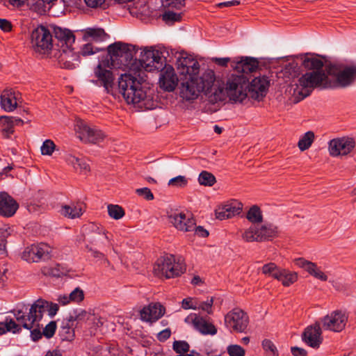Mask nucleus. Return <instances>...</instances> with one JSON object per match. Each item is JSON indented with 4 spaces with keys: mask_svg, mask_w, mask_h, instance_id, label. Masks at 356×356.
I'll return each instance as SVG.
<instances>
[{
    "mask_svg": "<svg viewBox=\"0 0 356 356\" xmlns=\"http://www.w3.org/2000/svg\"><path fill=\"white\" fill-rule=\"evenodd\" d=\"M275 279L281 282L284 286H289L298 280V273L284 268H277Z\"/></svg>",
    "mask_w": 356,
    "mask_h": 356,
    "instance_id": "7c9ffc66",
    "label": "nucleus"
},
{
    "mask_svg": "<svg viewBox=\"0 0 356 356\" xmlns=\"http://www.w3.org/2000/svg\"><path fill=\"white\" fill-rule=\"evenodd\" d=\"M170 330L169 329H165L159 333L158 339L161 341H164L170 337Z\"/></svg>",
    "mask_w": 356,
    "mask_h": 356,
    "instance_id": "338daca9",
    "label": "nucleus"
},
{
    "mask_svg": "<svg viewBox=\"0 0 356 356\" xmlns=\"http://www.w3.org/2000/svg\"><path fill=\"white\" fill-rule=\"evenodd\" d=\"M246 218L253 224L261 222L263 216L260 208L257 205L252 206L247 212Z\"/></svg>",
    "mask_w": 356,
    "mask_h": 356,
    "instance_id": "4c0bfd02",
    "label": "nucleus"
},
{
    "mask_svg": "<svg viewBox=\"0 0 356 356\" xmlns=\"http://www.w3.org/2000/svg\"><path fill=\"white\" fill-rule=\"evenodd\" d=\"M243 209V204L237 200H232L219 206L215 211L217 219L223 220L239 215Z\"/></svg>",
    "mask_w": 356,
    "mask_h": 356,
    "instance_id": "6ab92c4d",
    "label": "nucleus"
},
{
    "mask_svg": "<svg viewBox=\"0 0 356 356\" xmlns=\"http://www.w3.org/2000/svg\"><path fill=\"white\" fill-rule=\"evenodd\" d=\"M302 65L309 70L302 75L297 81L293 88V95L297 102L308 97L316 88H323L328 76L330 65H324L323 60L318 57L305 54L301 57Z\"/></svg>",
    "mask_w": 356,
    "mask_h": 356,
    "instance_id": "f03ea898",
    "label": "nucleus"
},
{
    "mask_svg": "<svg viewBox=\"0 0 356 356\" xmlns=\"http://www.w3.org/2000/svg\"><path fill=\"white\" fill-rule=\"evenodd\" d=\"M178 83V78L174 68L169 65H165L161 69L159 76V84L161 88L165 91H173Z\"/></svg>",
    "mask_w": 356,
    "mask_h": 356,
    "instance_id": "a211bd4d",
    "label": "nucleus"
},
{
    "mask_svg": "<svg viewBox=\"0 0 356 356\" xmlns=\"http://www.w3.org/2000/svg\"><path fill=\"white\" fill-rule=\"evenodd\" d=\"M314 134L309 131L306 132L299 140L298 146L301 151L309 149L314 140Z\"/></svg>",
    "mask_w": 356,
    "mask_h": 356,
    "instance_id": "58836bf2",
    "label": "nucleus"
},
{
    "mask_svg": "<svg viewBox=\"0 0 356 356\" xmlns=\"http://www.w3.org/2000/svg\"><path fill=\"white\" fill-rule=\"evenodd\" d=\"M242 238L246 242H259L257 227L251 226L248 229H245L242 234Z\"/></svg>",
    "mask_w": 356,
    "mask_h": 356,
    "instance_id": "ea45409f",
    "label": "nucleus"
},
{
    "mask_svg": "<svg viewBox=\"0 0 356 356\" xmlns=\"http://www.w3.org/2000/svg\"><path fill=\"white\" fill-rule=\"evenodd\" d=\"M84 211L83 204L81 202L72 203L62 207L60 213L69 218H79Z\"/></svg>",
    "mask_w": 356,
    "mask_h": 356,
    "instance_id": "c756f323",
    "label": "nucleus"
},
{
    "mask_svg": "<svg viewBox=\"0 0 356 356\" xmlns=\"http://www.w3.org/2000/svg\"><path fill=\"white\" fill-rule=\"evenodd\" d=\"M181 307L184 309H192L196 310L197 309V300L191 297L184 298L181 302Z\"/></svg>",
    "mask_w": 356,
    "mask_h": 356,
    "instance_id": "5fc2aeb1",
    "label": "nucleus"
},
{
    "mask_svg": "<svg viewBox=\"0 0 356 356\" xmlns=\"http://www.w3.org/2000/svg\"><path fill=\"white\" fill-rule=\"evenodd\" d=\"M187 183V179L184 176L179 175L170 179L168 181V185L175 187H184Z\"/></svg>",
    "mask_w": 356,
    "mask_h": 356,
    "instance_id": "864d4df0",
    "label": "nucleus"
},
{
    "mask_svg": "<svg viewBox=\"0 0 356 356\" xmlns=\"http://www.w3.org/2000/svg\"><path fill=\"white\" fill-rule=\"evenodd\" d=\"M177 69L182 74L188 77H195L199 73L200 64L193 56L182 53L177 59Z\"/></svg>",
    "mask_w": 356,
    "mask_h": 356,
    "instance_id": "2eb2a0df",
    "label": "nucleus"
},
{
    "mask_svg": "<svg viewBox=\"0 0 356 356\" xmlns=\"http://www.w3.org/2000/svg\"><path fill=\"white\" fill-rule=\"evenodd\" d=\"M180 19V14L172 11H167L163 15V19L166 22H178Z\"/></svg>",
    "mask_w": 356,
    "mask_h": 356,
    "instance_id": "13d9d810",
    "label": "nucleus"
},
{
    "mask_svg": "<svg viewBox=\"0 0 356 356\" xmlns=\"http://www.w3.org/2000/svg\"><path fill=\"white\" fill-rule=\"evenodd\" d=\"M42 329L43 335L49 339L54 336L56 330V323L55 321H51Z\"/></svg>",
    "mask_w": 356,
    "mask_h": 356,
    "instance_id": "603ef678",
    "label": "nucleus"
},
{
    "mask_svg": "<svg viewBox=\"0 0 356 356\" xmlns=\"http://www.w3.org/2000/svg\"><path fill=\"white\" fill-rule=\"evenodd\" d=\"M48 306V302L42 299H38L31 305L27 314H25L21 310L17 311L15 314L19 324L31 330V337L34 341L41 339L43 335L42 332H41L43 324H40V322Z\"/></svg>",
    "mask_w": 356,
    "mask_h": 356,
    "instance_id": "20e7f679",
    "label": "nucleus"
},
{
    "mask_svg": "<svg viewBox=\"0 0 356 356\" xmlns=\"http://www.w3.org/2000/svg\"><path fill=\"white\" fill-rule=\"evenodd\" d=\"M101 50V48L95 47L90 42H88L81 47L80 54L83 56H90Z\"/></svg>",
    "mask_w": 356,
    "mask_h": 356,
    "instance_id": "49530a36",
    "label": "nucleus"
},
{
    "mask_svg": "<svg viewBox=\"0 0 356 356\" xmlns=\"http://www.w3.org/2000/svg\"><path fill=\"white\" fill-rule=\"evenodd\" d=\"M74 130L77 138L85 143L96 144L105 138L104 134L101 130L88 124L81 119L76 120Z\"/></svg>",
    "mask_w": 356,
    "mask_h": 356,
    "instance_id": "9d476101",
    "label": "nucleus"
},
{
    "mask_svg": "<svg viewBox=\"0 0 356 356\" xmlns=\"http://www.w3.org/2000/svg\"><path fill=\"white\" fill-rule=\"evenodd\" d=\"M54 34L55 39L57 40L56 45L58 49L71 47L74 43L75 36L69 29L54 26Z\"/></svg>",
    "mask_w": 356,
    "mask_h": 356,
    "instance_id": "b1692460",
    "label": "nucleus"
},
{
    "mask_svg": "<svg viewBox=\"0 0 356 356\" xmlns=\"http://www.w3.org/2000/svg\"><path fill=\"white\" fill-rule=\"evenodd\" d=\"M13 26L10 21L0 18V29L4 32H9L12 30Z\"/></svg>",
    "mask_w": 356,
    "mask_h": 356,
    "instance_id": "680f3d73",
    "label": "nucleus"
},
{
    "mask_svg": "<svg viewBox=\"0 0 356 356\" xmlns=\"http://www.w3.org/2000/svg\"><path fill=\"white\" fill-rule=\"evenodd\" d=\"M285 70L286 72L289 73L292 77H295L299 74L300 67L296 62L293 61L286 65Z\"/></svg>",
    "mask_w": 356,
    "mask_h": 356,
    "instance_id": "4d7b16f0",
    "label": "nucleus"
},
{
    "mask_svg": "<svg viewBox=\"0 0 356 356\" xmlns=\"http://www.w3.org/2000/svg\"><path fill=\"white\" fill-rule=\"evenodd\" d=\"M53 248L48 244L40 243L33 244L24 249L22 258L27 262H38L43 259H49L51 257Z\"/></svg>",
    "mask_w": 356,
    "mask_h": 356,
    "instance_id": "f8f14e48",
    "label": "nucleus"
},
{
    "mask_svg": "<svg viewBox=\"0 0 356 356\" xmlns=\"http://www.w3.org/2000/svg\"><path fill=\"white\" fill-rule=\"evenodd\" d=\"M86 5L92 8H102L104 6L106 0H84Z\"/></svg>",
    "mask_w": 356,
    "mask_h": 356,
    "instance_id": "052dcab7",
    "label": "nucleus"
},
{
    "mask_svg": "<svg viewBox=\"0 0 356 356\" xmlns=\"http://www.w3.org/2000/svg\"><path fill=\"white\" fill-rule=\"evenodd\" d=\"M295 264L304 269L316 279L320 280L323 282L327 280V276L315 263L307 261L303 258H298L295 260Z\"/></svg>",
    "mask_w": 356,
    "mask_h": 356,
    "instance_id": "a878e982",
    "label": "nucleus"
},
{
    "mask_svg": "<svg viewBox=\"0 0 356 356\" xmlns=\"http://www.w3.org/2000/svg\"><path fill=\"white\" fill-rule=\"evenodd\" d=\"M213 298H208L205 301H198L197 300V309H200L203 312H205L208 314H211L213 313Z\"/></svg>",
    "mask_w": 356,
    "mask_h": 356,
    "instance_id": "c03bdc74",
    "label": "nucleus"
},
{
    "mask_svg": "<svg viewBox=\"0 0 356 356\" xmlns=\"http://www.w3.org/2000/svg\"><path fill=\"white\" fill-rule=\"evenodd\" d=\"M94 73L98 81L104 87L107 92H109L113 86L114 76L112 72L108 70L102 63H99L95 68Z\"/></svg>",
    "mask_w": 356,
    "mask_h": 356,
    "instance_id": "cd10ccee",
    "label": "nucleus"
},
{
    "mask_svg": "<svg viewBox=\"0 0 356 356\" xmlns=\"http://www.w3.org/2000/svg\"><path fill=\"white\" fill-rule=\"evenodd\" d=\"M90 314L87 312L86 310L82 309H79L74 310L72 313L70 314L67 317V326L68 329H70L74 325V322H82L86 320H88L90 318Z\"/></svg>",
    "mask_w": 356,
    "mask_h": 356,
    "instance_id": "f704fd0d",
    "label": "nucleus"
},
{
    "mask_svg": "<svg viewBox=\"0 0 356 356\" xmlns=\"http://www.w3.org/2000/svg\"><path fill=\"white\" fill-rule=\"evenodd\" d=\"M173 349L177 353H187L189 350V345L184 341H176L173 343Z\"/></svg>",
    "mask_w": 356,
    "mask_h": 356,
    "instance_id": "6e6d98bb",
    "label": "nucleus"
},
{
    "mask_svg": "<svg viewBox=\"0 0 356 356\" xmlns=\"http://www.w3.org/2000/svg\"><path fill=\"white\" fill-rule=\"evenodd\" d=\"M56 145L51 140H46L41 146V153L42 155L51 156L55 150Z\"/></svg>",
    "mask_w": 356,
    "mask_h": 356,
    "instance_id": "a18cd8bd",
    "label": "nucleus"
},
{
    "mask_svg": "<svg viewBox=\"0 0 356 356\" xmlns=\"http://www.w3.org/2000/svg\"><path fill=\"white\" fill-rule=\"evenodd\" d=\"M1 104L6 111H13L17 106L14 93L10 91H3L1 95Z\"/></svg>",
    "mask_w": 356,
    "mask_h": 356,
    "instance_id": "2f4dec72",
    "label": "nucleus"
},
{
    "mask_svg": "<svg viewBox=\"0 0 356 356\" xmlns=\"http://www.w3.org/2000/svg\"><path fill=\"white\" fill-rule=\"evenodd\" d=\"M214 81V72L208 70L201 76L188 77L187 80L181 83L180 88V96L187 100H193L198 97L201 92H204L209 100L208 92L212 88V83Z\"/></svg>",
    "mask_w": 356,
    "mask_h": 356,
    "instance_id": "39448f33",
    "label": "nucleus"
},
{
    "mask_svg": "<svg viewBox=\"0 0 356 356\" xmlns=\"http://www.w3.org/2000/svg\"><path fill=\"white\" fill-rule=\"evenodd\" d=\"M356 81V64L330 65L328 76L323 89L333 88H346Z\"/></svg>",
    "mask_w": 356,
    "mask_h": 356,
    "instance_id": "0eeeda50",
    "label": "nucleus"
},
{
    "mask_svg": "<svg viewBox=\"0 0 356 356\" xmlns=\"http://www.w3.org/2000/svg\"><path fill=\"white\" fill-rule=\"evenodd\" d=\"M321 334V323L317 321L305 330L302 339L308 346L317 348L323 341Z\"/></svg>",
    "mask_w": 356,
    "mask_h": 356,
    "instance_id": "412c9836",
    "label": "nucleus"
},
{
    "mask_svg": "<svg viewBox=\"0 0 356 356\" xmlns=\"http://www.w3.org/2000/svg\"><path fill=\"white\" fill-rule=\"evenodd\" d=\"M262 346H263V348L265 350H269V351H270L272 353H274L275 351V350H276V348H275V345L269 339H264L262 341Z\"/></svg>",
    "mask_w": 356,
    "mask_h": 356,
    "instance_id": "e2e57ef3",
    "label": "nucleus"
},
{
    "mask_svg": "<svg viewBox=\"0 0 356 356\" xmlns=\"http://www.w3.org/2000/svg\"><path fill=\"white\" fill-rule=\"evenodd\" d=\"M166 5L176 8H180L184 5L185 0H165Z\"/></svg>",
    "mask_w": 356,
    "mask_h": 356,
    "instance_id": "0e129e2a",
    "label": "nucleus"
},
{
    "mask_svg": "<svg viewBox=\"0 0 356 356\" xmlns=\"http://www.w3.org/2000/svg\"><path fill=\"white\" fill-rule=\"evenodd\" d=\"M355 147V141L352 138L332 139L329 143V152L332 156H343L350 153Z\"/></svg>",
    "mask_w": 356,
    "mask_h": 356,
    "instance_id": "dca6fc26",
    "label": "nucleus"
},
{
    "mask_svg": "<svg viewBox=\"0 0 356 356\" xmlns=\"http://www.w3.org/2000/svg\"><path fill=\"white\" fill-rule=\"evenodd\" d=\"M231 67L237 72L245 74L255 72L259 67V62L254 58L241 57L232 61Z\"/></svg>",
    "mask_w": 356,
    "mask_h": 356,
    "instance_id": "5701e85b",
    "label": "nucleus"
},
{
    "mask_svg": "<svg viewBox=\"0 0 356 356\" xmlns=\"http://www.w3.org/2000/svg\"><path fill=\"white\" fill-rule=\"evenodd\" d=\"M109 62L115 68L134 72V63L136 51L133 45L121 42H115L108 47Z\"/></svg>",
    "mask_w": 356,
    "mask_h": 356,
    "instance_id": "423d86ee",
    "label": "nucleus"
},
{
    "mask_svg": "<svg viewBox=\"0 0 356 356\" xmlns=\"http://www.w3.org/2000/svg\"><path fill=\"white\" fill-rule=\"evenodd\" d=\"M108 213L109 216L115 220H119L124 216V209L117 204H109L108 206Z\"/></svg>",
    "mask_w": 356,
    "mask_h": 356,
    "instance_id": "79ce46f5",
    "label": "nucleus"
},
{
    "mask_svg": "<svg viewBox=\"0 0 356 356\" xmlns=\"http://www.w3.org/2000/svg\"><path fill=\"white\" fill-rule=\"evenodd\" d=\"M192 232H194L195 234L199 237H207L209 236V232L201 226L196 227L195 225V229Z\"/></svg>",
    "mask_w": 356,
    "mask_h": 356,
    "instance_id": "69168bd1",
    "label": "nucleus"
},
{
    "mask_svg": "<svg viewBox=\"0 0 356 356\" xmlns=\"http://www.w3.org/2000/svg\"><path fill=\"white\" fill-rule=\"evenodd\" d=\"M229 356H245V350L238 345H229L227 348Z\"/></svg>",
    "mask_w": 356,
    "mask_h": 356,
    "instance_id": "3c124183",
    "label": "nucleus"
},
{
    "mask_svg": "<svg viewBox=\"0 0 356 356\" xmlns=\"http://www.w3.org/2000/svg\"><path fill=\"white\" fill-rule=\"evenodd\" d=\"M163 58L158 51L144 49L140 51L139 58H135L134 63V72L136 74L142 70L151 72L162 68Z\"/></svg>",
    "mask_w": 356,
    "mask_h": 356,
    "instance_id": "1a4fd4ad",
    "label": "nucleus"
},
{
    "mask_svg": "<svg viewBox=\"0 0 356 356\" xmlns=\"http://www.w3.org/2000/svg\"><path fill=\"white\" fill-rule=\"evenodd\" d=\"M20 330L19 325L12 318H6L4 322H0V334H3L7 332H12L15 334Z\"/></svg>",
    "mask_w": 356,
    "mask_h": 356,
    "instance_id": "c9c22d12",
    "label": "nucleus"
},
{
    "mask_svg": "<svg viewBox=\"0 0 356 356\" xmlns=\"http://www.w3.org/2000/svg\"><path fill=\"white\" fill-rule=\"evenodd\" d=\"M54 56L58 60L60 66L66 69H74L79 63V56L71 47L56 49Z\"/></svg>",
    "mask_w": 356,
    "mask_h": 356,
    "instance_id": "f3484780",
    "label": "nucleus"
},
{
    "mask_svg": "<svg viewBox=\"0 0 356 356\" xmlns=\"http://www.w3.org/2000/svg\"><path fill=\"white\" fill-rule=\"evenodd\" d=\"M347 322L346 313L336 310L321 318L319 323L325 330L340 332L345 328Z\"/></svg>",
    "mask_w": 356,
    "mask_h": 356,
    "instance_id": "ddd939ff",
    "label": "nucleus"
},
{
    "mask_svg": "<svg viewBox=\"0 0 356 356\" xmlns=\"http://www.w3.org/2000/svg\"><path fill=\"white\" fill-rule=\"evenodd\" d=\"M81 32L83 40L86 42H102L108 38V35L102 28H87Z\"/></svg>",
    "mask_w": 356,
    "mask_h": 356,
    "instance_id": "c85d7f7f",
    "label": "nucleus"
},
{
    "mask_svg": "<svg viewBox=\"0 0 356 356\" xmlns=\"http://www.w3.org/2000/svg\"><path fill=\"white\" fill-rule=\"evenodd\" d=\"M66 163L72 165L74 170H79L81 172H87L89 171V165L83 159L76 157L75 156L69 154L65 156Z\"/></svg>",
    "mask_w": 356,
    "mask_h": 356,
    "instance_id": "72a5a7b5",
    "label": "nucleus"
},
{
    "mask_svg": "<svg viewBox=\"0 0 356 356\" xmlns=\"http://www.w3.org/2000/svg\"><path fill=\"white\" fill-rule=\"evenodd\" d=\"M291 353L293 356H306L307 351L301 348L298 347H292Z\"/></svg>",
    "mask_w": 356,
    "mask_h": 356,
    "instance_id": "774afa93",
    "label": "nucleus"
},
{
    "mask_svg": "<svg viewBox=\"0 0 356 356\" xmlns=\"http://www.w3.org/2000/svg\"><path fill=\"white\" fill-rule=\"evenodd\" d=\"M185 322L192 323L196 330L204 334H215L217 332V330L213 324L196 314L188 315L185 318Z\"/></svg>",
    "mask_w": 356,
    "mask_h": 356,
    "instance_id": "4be33fe9",
    "label": "nucleus"
},
{
    "mask_svg": "<svg viewBox=\"0 0 356 356\" xmlns=\"http://www.w3.org/2000/svg\"><path fill=\"white\" fill-rule=\"evenodd\" d=\"M257 233L259 234V240L264 241L271 240L277 234V227L271 224H265L257 227Z\"/></svg>",
    "mask_w": 356,
    "mask_h": 356,
    "instance_id": "473e14b6",
    "label": "nucleus"
},
{
    "mask_svg": "<svg viewBox=\"0 0 356 356\" xmlns=\"http://www.w3.org/2000/svg\"><path fill=\"white\" fill-rule=\"evenodd\" d=\"M248 314L239 308H234L225 316V325L236 332H244L248 327Z\"/></svg>",
    "mask_w": 356,
    "mask_h": 356,
    "instance_id": "4468645a",
    "label": "nucleus"
},
{
    "mask_svg": "<svg viewBox=\"0 0 356 356\" xmlns=\"http://www.w3.org/2000/svg\"><path fill=\"white\" fill-rule=\"evenodd\" d=\"M31 44L35 51L47 53L53 47L52 35L44 26H40L31 33Z\"/></svg>",
    "mask_w": 356,
    "mask_h": 356,
    "instance_id": "9b49d317",
    "label": "nucleus"
},
{
    "mask_svg": "<svg viewBox=\"0 0 356 356\" xmlns=\"http://www.w3.org/2000/svg\"><path fill=\"white\" fill-rule=\"evenodd\" d=\"M170 222L174 227L181 232H192L196 225L195 219L191 214L175 213L170 216Z\"/></svg>",
    "mask_w": 356,
    "mask_h": 356,
    "instance_id": "aec40b11",
    "label": "nucleus"
},
{
    "mask_svg": "<svg viewBox=\"0 0 356 356\" xmlns=\"http://www.w3.org/2000/svg\"><path fill=\"white\" fill-rule=\"evenodd\" d=\"M185 268L176 262L172 254H166L157 259L154 266V273L159 277L172 278L181 275Z\"/></svg>",
    "mask_w": 356,
    "mask_h": 356,
    "instance_id": "6e6552de",
    "label": "nucleus"
},
{
    "mask_svg": "<svg viewBox=\"0 0 356 356\" xmlns=\"http://www.w3.org/2000/svg\"><path fill=\"white\" fill-rule=\"evenodd\" d=\"M12 119L9 116H1L0 117V123L2 124L3 132L10 135L13 133V127L14 126L12 124Z\"/></svg>",
    "mask_w": 356,
    "mask_h": 356,
    "instance_id": "37998d69",
    "label": "nucleus"
},
{
    "mask_svg": "<svg viewBox=\"0 0 356 356\" xmlns=\"http://www.w3.org/2000/svg\"><path fill=\"white\" fill-rule=\"evenodd\" d=\"M277 268H280L274 263H269L263 266L261 268L262 273L270 275L275 278V275L277 274Z\"/></svg>",
    "mask_w": 356,
    "mask_h": 356,
    "instance_id": "8fccbe9b",
    "label": "nucleus"
},
{
    "mask_svg": "<svg viewBox=\"0 0 356 356\" xmlns=\"http://www.w3.org/2000/svg\"><path fill=\"white\" fill-rule=\"evenodd\" d=\"M136 193L139 196L143 197L147 200H152L154 199L153 193L151 192L150 189L147 187L138 188L136 190Z\"/></svg>",
    "mask_w": 356,
    "mask_h": 356,
    "instance_id": "bf43d9fd",
    "label": "nucleus"
},
{
    "mask_svg": "<svg viewBox=\"0 0 356 356\" xmlns=\"http://www.w3.org/2000/svg\"><path fill=\"white\" fill-rule=\"evenodd\" d=\"M118 87L127 104L145 110L153 109L156 106V102L150 92H147L132 74H121L118 80Z\"/></svg>",
    "mask_w": 356,
    "mask_h": 356,
    "instance_id": "7ed1b4c3",
    "label": "nucleus"
},
{
    "mask_svg": "<svg viewBox=\"0 0 356 356\" xmlns=\"http://www.w3.org/2000/svg\"><path fill=\"white\" fill-rule=\"evenodd\" d=\"M165 313V308L159 303H151L140 311V318L145 321H156Z\"/></svg>",
    "mask_w": 356,
    "mask_h": 356,
    "instance_id": "bb28decb",
    "label": "nucleus"
},
{
    "mask_svg": "<svg viewBox=\"0 0 356 356\" xmlns=\"http://www.w3.org/2000/svg\"><path fill=\"white\" fill-rule=\"evenodd\" d=\"M198 181L200 185L211 186L216 183V180L211 172L202 171L199 175Z\"/></svg>",
    "mask_w": 356,
    "mask_h": 356,
    "instance_id": "a19ab883",
    "label": "nucleus"
},
{
    "mask_svg": "<svg viewBox=\"0 0 356 356\" xmlns=\"http://www.w3.org/2000/svg\"><path fill=\"white\" fill-rule=\"evenodd\" d=\"M71 302L79 303L84 299V293L79 287L74 289L70 294Z\"/></svg>",
    "mask_w": 356,
    "mask_h": 356,
    "instance_id": "09e8293b",
    "label": "nucleus"
},
{
    "mask_svg": "<svg viewBox=\"0 0 356 356\" xmlns=\"http://www.w3.org/2000/svg\"><path fill=\"white\" fill-rule=\"evenodd\" d=\"M270 81L266 76H257L250 81L245 74H232L225 81L214 75L212 88L208 92L209 102L216 104L225 101L242 104L248 98L259 101L266 96Z\"/></svg>",
    "mask_w": 356,
    "mask_h": 356,
    "instance_id": "f257e3e1",
    "label": "nucleus"
},
{
    "mask_svg": "<svg viewBox=\"0 0 356 356\" xmlns=\"http://www.w3.org/2000/svg\"><path fill=\"white\" fill-rule=\"evenodd\" d=\"M19 207L17 202L7 193L0 192V216L11 217Z\"/></svg>",
    "mask_w": 356,
    "mask_h": 356,
    "instance_id": "393cba45",
    "label": "nucleus"
},
{
    "mask_svg": "<svg viewBox=\"0 0 356 356\" xmlns=\"http://www.w3.org/2000/svg\"><path fill=\"white\" fill-rule=\"evenodd\" d=\"M9 234L8 229L0 227V254L6 253V238Z\"/></svg>",
    "mask_w": 356,
    "mask_h": 356,
    "instance_id": "de8ad7c7",
    "label": "nucleus"
},
{
    "mask_svg": "<svg viewBox=\"0 0 356 356\" xmlns=\"http://www.w3.org/2000/svg\"><path fill=\"white\" fill-rule=\"evenodd\" d=\"M42 273L44 275L52 277H60L65 274V269L60 264H54L49 266H44L41 270Z\"/></svg>",
    "mask_w": 356,
    "mask_h": 356,
    "instance_id": "e433bc0d",
    "label": "nucleus"
}]
</instances>
